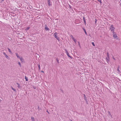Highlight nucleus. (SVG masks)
I'll use <instances>...</instances> for the list:
<instances>
[{
  "instance_id": "nucleus-1",
  "label": "nucleus",
  "mask_w": 121,
  "mask_h": 121,
  "mask_svg": "<svg viewBox=\"0 0 121 121\" xmlns=\"http://www.w3.org/2000/svg\"><path fill=\"white\" fill-rule=\"evenodd\" d=\"M115 29V28L113 27L112 25L111 26L110 29L111 31L113 33L114 32V30Z\"/></svg>"
},
{
  "instance_id": "nucleus-2",
  "label": "nucleus",
  "mask_w": 121,
  "mask_h": 121,
  "mask_svg": "<svg viewBox=\"0 0 121 121\" xmlns=\"http://www.w3.org/2000/svg\"><path fill=\"white\" fill-rule=\"evenodd\" d=\"M54 35L55 38L58 40H59V38L57 36V33L56 32L54 33Z\"/></svg>"
},
{
  "instance_id": "nucleus-3",
  "label": "nucleus",
  "mask_w": 121,
  "mask_h": 121,
  "mask_svg": "<svg viewBox=\"0 0 121 121\" xmlns=\"http://www.w3.org/2000/svg\"><path fill=\"white\" fill-rule=\"evenodd\" d=\"M113 33V36L114 38H116L117 37V36L116 33H114V32Z\"/></svg>"
},
{
  "instance_id": "nucleus-4",
  "label": "nucleus",
  "mask_w": 121,
  "mask_h": 121,
  "mask_svg": "<svg viewBox=\"0 0 121 121\" xmlns=\"http://www.w3.org/2000/svg\"><path fill=\"white\" fill-rule=\"evenodd\" d=\"M71 36V38H72L73 40L75 43H76L77 42L76 40L74 39V38L73 37V36Z\"/></svg>"
},
{
  "instance_id": "nucleus-5",
  "label": "nucleus",
  "mask_w": 121,
  "mask_h": 121,
  "mask_svg": "<svg viewBox=\"0 0 121 121\" xmlns=\"http://www.w3.org/2000/svg\"><path fill=\"white\" fill-rule=\"evenodd\" d=\"M19 58L21 62H23L24 61V60L22 57H20Z\"/></svg>"
},
{
  "instance_id": "nucleus-6",
  "label": "nucleus",
  "mask_w": 121,
  "mask_h": 121,
  "mask_svg": "<svg viewBox=\"0 0 121 121\" xmlns=\"http://www.w3.org/2000/svg\"><path fill=\"white\" fill-rule=\"evenodd\" d=\"M119 69H120V66L119 65H118V66L117 70V71L119 73L120 72V71L119 70Z\"/></svg>"
},
{
  "instance_id": "nucleus-7",
  "label": "nucleus",
  "mask_w": 121,
  "mask_h": 121,
  "mask_svg": "<svg viewBox=\"0 0 121 121\" xmlns=\"http://www.w3.org/2000/svg\"><path fill=\"white\" fill-rule=\"evenodd\" d=\"M48 3L49 6L51 5L50 4V0H48Z\"/></svg>"
},
{
  "instance_id": "nucleus-8",
  "label": "nucleus",
  "mask_w": 121,
  "mask_h": 121,
  "mask_svg": "<svg viewBox=\"0 0 121 121\" xmlns=\"http://www.w3.org/2000/svg\"><path fill=\"white\" fill-rule=\"evenodd\" d=\"M45 29L47 30H48L49 28L47 27V26L46 25H45Z\"/></svg>"
},
{
  "instance_id": "nucleus-9",
  "label": "nucleus",
  "mask_w": 121,
  "mask_h": 121,
  "mask_svg": "<svg viewBox=\"0 0 121 121\" xmlns=\"http://www.w3.org/2000/svg\"><path fill=\"white\" fill-rule=\"evenodd\" d=\"M106 60L107 62L108 63L109 61V58H106Z\"/></svg>"
},
{
  "instance_id": "nucleus-10",
  "label": "nucleus",
  "mask_w": 121,
  "mask_h": 121,
  "mask_svg": "<svg viewBox=\"0 0 121 121\" xmlns=\"http://www.w3.org/2000/svg\"><path fill=\"white\" fill-rule=\"evenodd\" d=\"M6 58L8 60H9V57L7 55L5 56Z\"/></svg>"
},
{
  "instance_id": "nucleus-11",
  "label": "nucleus",
  "mask_w": 121,
  "mask_h": 121,
  "mask_svg": "<svg viewBox=\"0 0 121 121\" xmlns=\"http://www.w3.org/2000/svg\"><path fill=\"white\" fill-rule=\"evenodd\" d=\"M31 118L32 121H34V119L33 117H31Z\"/></svg>"
},
{
  "instance_id": "nucleus-12",
  "label": "nucleus",
  "mask_w": 121,
  "mask_h": 121,
  "mask_svg": "<svg viewBox=\"0 0 121 121\" xmlns=\"http://www.w3.org/2000/svg\"><path fill=\"white\" fill-rule=\"evenodd\" d=\"M17 87H18L19 88H20V86L19 84L17 83Z\"/></svg>"
},
{
  "instance_id": "nucleus-13",
  "label": "nucleus",
  "mask_w": 121,
  "mask_h": 121,
  "mask_svg": "<svg viewBox=\"0 0 121 121\" xmlns=\"http://www.w3.org/2000/svg\"><path fill=\"white\" fill-rule=\"evenodd\" d=\"M8 51H9V52L10 53H12V52L10 50V49L9 48H8Z\"/></svg>"
},
{
  "instance_id": "nucleus-14",
  "label": "nucleus",
  "mask_w": 121,
  "mask_h": 121,
  "mask_svg": "<svg viewBox=\"0 0 121 121\" xmlns=\"http://www.w3.org/2000/svg\"><path fill=\"white\" fill-rule=\"evenodd\" d=\"M16 56H17V57L18 58H19V56L18 55V53H16Z\"/></svg>"
},
{
  "instance_id": "nucleus-15",
  "label": "nucleus",
  "mask_w": 121,
  "mask_h": 121,
  "mask_svg": "<svg viewBox=\"0 0 121 121\" xmlns=\"http://www.w3.org/2000/svg\"><path fill=\"white\" fill-rule=\"evenodd\" d=\"M30 27H27L25 29L26 30H28L30 29Z\"/></svg>"
},
{
  "instance_id": "nucleus-16",
  "label": "nucleus",
  "mask_w": 121,
  "mask_h": 121,
  "mask_svg": "<svg viewBox=\"0 0 121 121\" xmlns=\"http://www.w3.org/2000/svg\"><path fill=\"white\" fill-rule=\"evenodd\" d=\"M11 88L12 90H13L14 91H16V90L14 89L12 87H11Z\"/></svg>"
},
{
  "instance_id": "nucleus-17",
  "label": "nucleus",
  "mask_w": 121,
  "mask_h": 121,
  "mask_svg": "<svg viewBox=\"0 0 121 121\" xmlns=\"http://www.w3.org/2000/svg\"><path fill=\"white\" fill-rule=\"evenodd\" d=\"M67 55L69 57L71 58V56H70L69 55V53H68L67 54Z\"/></svg>"
},
{
  "instance_id": "nucleus-18",
  "label": "nucleus",
  "mask_w": 121,
  "mask_h": 121,
  "mask_svg": "<svg viewBox=\"0 0 121 121\" xmlns=\"http://www.w3.org/2000/svg\"><path fill=\"white\" fill-rule=\"evenodd\" d=\"M25 78L26 81H27L28 80L27 78V77H26V76H25Z\"/></svg>"
},
{
  "instance_id": "nucleus-19",
  "label": "nucleus",
  "mask_w": 121,
  "mask_h": 121,
  "mask_svg": "<svg viewBox=\"0 0 121 121\" xmlns=\"http://www.w3.org/2000/svg\"><path fill=\"white\" fill-rule=\"evenodd\" d=\"M83 30H84V32H85V34H86V35H87V33H86V30H85V29H83Z\"/></svg>"
},
{
  "instance_id": "nucleus-20",
  "label": "nucleus",
  "mask_w": 121,
  "mask_h": 121,
  "mask_svg": "<svg viewBox=\"0 0 121 121\" xmlns=\"http://www.w3.org/2000/svg\"><path fill=\"white\" fill-rule=\"evenodd\" d=\"M107 56L108 58H109V55L108 53H107Z\"/></svg>"
},
{
  "instance_id": "nucleus-21",
  "label": "nucleus",
  "mask_w": 121,
  "mask_h": 121,
  "mask_svg": "<svg viewBox=\"0 0 121 121\" xmlns=\"http://www.w3.org/2000/svg\"><path fill=\"white\" fill-rule=\"evenodd\" d=\"M99 2L100 4L102 3V2L101 0H97Z\"/></svg>"
},
{
  "instance_id": "nucleus-22",
  "label": "nucleus",
  "mask_w": 121,
  "mask_h": 121,
  "mask_svg": "<svg viewBox=\"0 0 121 121\" xmlns=\"http://www.w3.org/2000/svg\"><path fill=\"white\" fill-rule=\"evenodd\" d=\"M38 67H39V70H40V65L39 64H38Z\"/></svg>"
},
{
  "instance_id": "nucleus-23",
  "label": "nucleus",
  "mask_w": 121,
  "mask_h": 121,
  "mask_svg": "<svg viewBox=\"0 0 121 121\" xmlns=\"http://www.w3.org/2000/svg\"><path fill=\"white\" fill-rule=\"evenodd\" d=\"M65 51L66 52V54H68L69 53L68 51L67 50H65Z\"/></svg>"
},
{
  "instance_id": "nucleus-24",
  "label": "nucleus",
  "mask_w": 121,
  "mask_h": 121,
  "mask_svg": "<svg viewBox=\"0 0 121 121\" xmlns=\"http://www.w3.org/2000/svg\"><path fill=\"white\" fill-rule=\"evenodd\" d=\"M18 64L20 66H21V64L20 62H18Z\"/></svg>"
},
{
  "instance_id": "nucleus-25",
  "label": "nucleus",
  "mask_w": 121,
  "mask_h": 121,
  "mask_svg": "<svg viewBox=\"0 0 121 121\" xmlns=\"http://www.w3.org/2000/svg\"><path fill=\"white\" fill-rule=\"evenodd\" d=\"M92 45H93L94 46H95V45L94 43V42H92Z\"/></svg>"
},
{
  "instance_id": "nucleus-26",
  "label": "nucleus",
  "mask_w": 121,
  "mask_h": 121,
  "mask_svg": "<svg viewBox=\"0 0 121 121\" xmlns=\"http://www.w3.org/2000/svg\"><path fill=\"white\" fill-rule=\"evenodd\" d=\"M3 54L5 56L6 55V53L4 52H3Z\"/></svg>"
},
{
  "instance_id": "nucleus-27",
  "label": "nucleus",
  "mask_w": 121,
  "mask_h": 121,
  "mask_svg": "<svg viewBox=\"0 0 121 121\" xmlns=\"http://www.w3.org/2000/svg\"><path fill=\"white\" fill-rule=\"evenodd\" d=\"M83 21L84 20H85V17H83Z\"/></svg>"
},
{
  "instance_id": "nucleus-28",
  "label": "nucleus",
  "mask_w": 121,
  "mask_h": 121,
  "mask_svg": "<svg viewBox=\"0 0 121 121\" xmlns=\"http://www.w3.org/2000/svg\"><path fill=\"white\" fill-rule=\"evenodd\" d=\"M56 60H57V62L59 63V60H57V59H56Z\"/></svg>"
},
{
  "instance_id": "nucleus-29",
  "label": "nucleus",
  "mask_w": 121,
  "mask_h": 121,
  "mask_svg": "<svg viewBox=\"0 0 121 121\" xmlns=\"http://www.w3.org/2000/svg\"><path fill=\"white\" fill-rule=\"evenodd\" d=\"M84 22L85 24H86V21H85V20H84Z\"/></svg>"
},
{
  "instance_id": "nucleus-30",
  "label": "nucleus",
  "mask_w": 121,
  "mask_h": 121,
  "mask_svg": "<svg viewBox=\"0 0 121 121\" xmlns=\"http://www.w3.org/2000/svg\"><path fill=\"white\" fill-rule=\"evenodd\" d=\"M47 112H48V114H49V112H48V111L47 110Z\"/></svg>"
},
{
  "instance_id": "nucleus-31",
  "label": "nucleus",
  "mask_w": 121,
  "mask_h": 121,
  "mask_svg": "<svg viewBox=\"0 0 121 121\" xmlns=\"http://www.w3.org/2000/svg\"><path fill=\"white\" fill-rule=\"evenodd\" d=\"M41 72L43 73H44V72L43 71H41Z\"/></svg>"
},
{
  "instance_id": "nucleus-32",
  "label": "nucleus",
  "mask_w": 121,
  "mask_h": 121,
  "mask_svg": "<svg viewBox=\"0 0 121 121\" xmlns=\"http://www.w3.org/2000/svg\"><path fill=\"white\" fill-rule=\"evenodd\" d=\"M1 99H0V102H1Z\"/></svg>"
},
{
  "instance_id": "nucleus-33",
  "label": "nucleus",
  "mask_w": 121,
  "mask_h": 121,
  "mask_svg": "<svg viewBox=\"0 0 121 121\" xmlns=\"http://www.w3.org/2000/svg\"><path fill=\"white\" fill-rule=\"evenodd\" d=\"M113 58L114 59V60H115V59Z\"/></svg>"
},
{
  "instance_id": "nucleus-34",
  "label": "nucleus",
  "mask_w": 121,
  "mask_h": 121,
  "mask_svg": "<svg viewBox=\"0 0 121 121\" xmlns=\"http://www.w3.org/2000/svg\"><path fill=\"white\" fill-rule=\"evenodd\" d=\"M84 96L85 97V95H84Z\"/></svg>"
},
{
  "instance_id": "nucleus-35",
  "label": "nucleus",
  "mask_w": 121,
  "mask_h": 121,
  "mask_svg": "<svg viewBox=\"0 0 121 121\" xmlns=\"http://www.w3.org/2000/svg\"><path fill=\"white\" fill-rule=\"evenodd\" d=\"M71 121H72V120H71Z\"/></svg>"
}]
</instances>
